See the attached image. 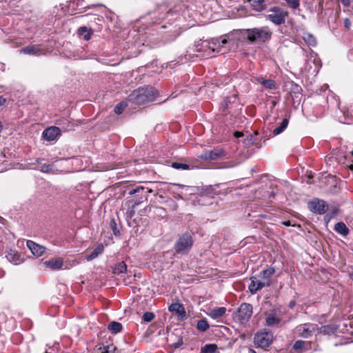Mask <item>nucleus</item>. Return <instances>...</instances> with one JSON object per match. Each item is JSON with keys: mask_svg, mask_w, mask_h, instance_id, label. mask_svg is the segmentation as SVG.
I'll use <instances>...</instances> for the list:
<instances>
[{"mask_svg": "<svg viewBox=\"0 0 353 353\" xmlns=\"http://www.w3.org/2000/svg\"><path fill=\"white\" fill-rule=\"evenodd\" d=\"M248 141H249V143H252L253 142L252 137L250 136V137L249 139L248 138Z\"/></svg>", "mask_w": 353, "mask_h": 353, "instance_id": "49", "label": "nucleus"}, {"mask_svg": "<svg viewBox=\"0 0 353 353\" xmlns=\"http://www.w3.org/2000/svg\"><path fill=\"white\" fill-rule=\"evenodd\" d=\"M296 93H297L296 92H293V93H292V92H290V95H291V97H294V96H293V94L295 95Z\"/></svg>", "mask_w": 353, "mask_h": 353, "instance_id": "55", "label": "nucleus"}, {"mask_svg": "<svg viewBox=\"0 0 353 353\" xmlns=\"http://www.w3.org/2000/svg\"><path fill=\"white\" fill-rule=\"evenodd\" d=\"M157 91V90H134L131 97H134V101L137 104L143 103L145 101H153L155 97L154 96H149L150 92ZM154 94L153 93L152 95Z\"/></svg>", "mask_w": 353, "mask_h": 353, "instance_id": "7", "label": "nucleus"}, {"mask_svg": "<svg viewBox=\"0 0 353 353\" xmlns=\"http://www.w3.org/2000/svg\"><path fill=\"white\" fill-rule=\"evenodd\" d=\"M154 318V314L152 312H145L142 316V319L145 322H150Z\"/></svg>", "mask_w": 353, "mask_h": 353, "instance_id": "37", "label": "nucleus"}, {"mask_svg": "<svg viewBox=\"0 0 353 353\" xmlns=\"http://www.w3.org/2000/svg\"><path fill=\"white\" fill-rule=\"evenodd\" d=\"M139 89H141V88H145L144 87H139L138 88ZM146 88H148V87Z\"/></svg>", "mask_w": 353, "mask_h": 353, "instance_id": "59", "label": "nucleus"}, {"mask_svg": "<svg viewBox=\"0 0 353 353\" xmlns=\"http://www.w3.org/2000/svg\"><path fill=\"white\" fill-rule=\"evenodd\" d=\"M44 264L52 270H57L62 268L63 261L61 258L52 259L46 261Z\"/></svg>", "mask_w": 353, "mask_h": 353, "instance_id": "19", "label": "nucleus"}, {"mask_svg": "<svg viewBox=\"0 0 353 353\" xmlns=\"http://www.w3.org/2000/svg\"><path fill=\"white\" fill-rule=\"evenodd\" d=\"M293 305H294V303H290V307H292Z\"/></svg>", "mask_w": 353, "mask_h": 353, "instance_id": "58", "label": "nucleus"}, {"mask_svg": "<svg viewBox=\"0 0 353 353\" xmlns=\"http://www.w3.org/2000/svg\"><path fill=\"white\" fill-rule=\"evenodd\" d=\"M98 353H102V352H98Z\"/></svg>", "mask_w": 353, "mask_h": 353, "instance_id": "63", "label": "nucleus"}, {"mask_svg": "<svg viewBox=\"0 0 353 353\" xmlns=\"http://www.w3.org/2000/svg\"><path fill=\"white\" fill-rule=\"evenodd\" d=\"M168 65L171 66V65H172V64H171V63L168 64V65H167V66H166V68H168Z\"/></svg>", "mask_w": 353, "mask_h": 353, "instance_id": "60", "label": "nucleus"}, {"mask_svg": "<svg viewBox=\"0 0 353 353\" xmlns=\"http://www.w3.org/2000/svg\"><path fill=\"white\" fill-rule=\"evenodd\" d=\"M0 65H1L0 70L1 71H3V72H5V70H6L5 64L4 63H1Z\"/></svg>", "mask_w": 353, "mask_h": 353, "instance_id": "48", "label": "nucleus"}, {"mask_svg": "<svg viewBox=\"0 0 353 353\" xmlns=\"http://www.w3.org/2000/svg\"><path fill=\"white\" fill-rule=\"evenodd\" d=\"M341 2L345 7H349L351 4V0H341Z\"/></svg>", "mask_w": 353, "mask_h": 353, "instance_id": "45", "label": "nucleus"}, {"mask_svg": "<svg viewBox=\"0 0 353 353\" xmlns=\"http://www.w3.org/2000/svg\"><path fill=\"white\" fill-rule=\"evenodd\" d=\"M138 203H134L133 205H132V208H134Z\"/></svg>", "mask_w": 353, "mask_h": 353, "instance_id": "57", "label": "nucleus"}, {"mask_svg": "<svg viewBox=\"0 0 353 353\" xmlns=\"http://www.w3.org/2000/svg\"><path fill=\"white\" fill-rule=\"evenodd\" d=\"M27 246L36 256H41L46 251V248L32 241H27Z\"/></svg>", "mask_w": 353, "mask_h": 353, "instance_id": "15", "label": "nucleus"}, {"mask_svg": "<svg viewBox=\"0 0 353 353\" xmlns=\"http://www.w3.org/2000/svg\"><path fill=\"white\" fill-rule=\"evenodd\" d=\"M7 260L14 265H19L23 262V258L20 254L12 250H10L6 256Z\"/></svg>", "mask_w": 353, "mask_h": 353, "instance_id": "17", "label": "nucleus"}, {"mask_svg": "<svg viewBox=\"0 0 353 353\" xmlns=\"http://www.w3.org/2000/svg\"><path fill=\"white\" fill-rule=\"evenodd\" d=\"M283 224H285V225H290V223L289 222H283Z\"/></svg>", "mask_w": 353, "mask_h": 353, "instance_id": "56", "label": "nucleus"}, {"mask_svg": "<svg viewBox=\"0 0 353 353\" xmlns=\"http://www.w3.org/2000/svg\"><path fill=\"white\" fill-rule=\"evenodd\" d=\"M241 35L251 43H263L271 39L272 32L268 27L241 30Z\"/></svg>", "mask_w": 353, "mask_h": 353, "instance_id": "1", "label": "nucleus"}, {"mask_svg": "<svg viewBox=\"0 0 353 353\" xmlns=\"http://www.w3.org/2000/svg\"><path fill=\"white\" fill-rule=\"evenodd\" d=\"M334 230L339 234L345 236L349 234V229L343 222H338L334 225Z\"/></svg>", "mask_w": 353, "mask_h": 353, "instance_id": "21", "label": "nucleus"}, {"mask_svg": "<svg viewBox=\"0 0 353 353\" xmlns=\"http://www.w3.org/2000/svg\"><path fill=\"white\" fill-rule=\"evenodd\" d=\"M348 168H349V169H350V170L353 171V163H352V164H351V165H350L348 166Z\"/></svg>", "mask_w": 353, "mask_h": 353, "instance_id": "50", "label": "nucleus"}, {"mask_svg": "<svg viewBox=\"0 0 353 353\" xmlns=\"http://www.w3.org/2000/svg\"><path fill=\"white\" fill-rule=\"evenodd\" d=\"M60 129L58 127L52 126L46 129L42 136L47 141H54L60 134Z\"/></svg>", "mask_w": 353, "mask_h": 353, "instance_id": "12", "label": "nucleus"}, {"mask_svg": "<svg viewBox=\"0 0 353 353\" xmlns=\"http://www.w3.org/2000/svg\"><path fill=\"white\" fill-rule=\"evenodd\" d=\"M351 26H352L351 21L348 18L345 19V20H344V26L347 29H349L351 27Z\"/></svg>", "mask_w": 353, "mask_h": 353, "instance_id": "43", "label": "nucleus"}, {"mask_svg": "<svg viewBox=\"0 0 353 353\" xmlns=\"http://www.w3.org/2000/svg\"><path fill=\"white\" fill-rule=\"evenodd\" d=\"M24 54H34L37 52V49L34 46H28L21 50Z\"/></svg>", "mask_w": 353, "mask_h": 353, "instance_id": "34", "label": "nucleus"}, {"mask_svg": "<svg viewBox=\"0 0 353 353\" xmlns=\"http://www.w3.org/2000/svg\"><path fill=\"white\" fill-rule=\"evenodd\" d=\"M126 270H127V265L123 261H122V262H120L114 268L113 272L114 274H119L125 272Z\"/></svg>", "mask_w": 353, "mask_h": 353, "instance_id": "29", "label": "nucleus"}, {"mask_svg": "<svg viewBox=\"0 0 353 353\" xmlns=\"http://www.w3.org/2000/svg\"><path fill=\"white\" fill-rule=\"evenodd\" d=\"M254 81L257 84L262 85L264 88H274L275 82L272 79H265L263 77L255 78Z\"/></svg>", "mask_w": 353, "mask_h": 353, "instance_id": "20", "label": "nucleus"}, {"mask_svg": "<svg viewBox=\"0 0 353 353\" xmlns=\"http://www.w3.org/2000/svg\"><path fill=\"white\" fill-rule=\"evenodd\" d=\"M103 251V245L102 244H99L97 246V248L92 251V252L86 256V260L88 261H92L94 259L97 258L99 254H101Z\"/></svg>", "mask_w": 353, "mask_h": 353, "instance_id": "22", "label": "nucleus"}, {"mask_svg": "<svg viewBox=\"0 0 353 353\" xmlns=\"http://www.w3.org/2000/svg\"><path fill=\"white\" fill-rule=\"evenodd\" d=\"M36 161L37 163H40L41 162V159L38 158Z\"/></svg>", "mask_w": 353, "mask_h": 353, "instance_id": "54", "label": "nucleus"}, {"mask_svg": "<svg viewBox=\"0 0 353 353\" xmlns=\"http://www.w3.org/2000/svg\"><path fill=\"white\" fill-rule=\"evenodd\" d=\"M225 151L221 148H216L202 152L199 157L205 161H213L224 157Z\"/></svg>", "mask_w": 353, "mask_h": 353, "instance_id": "9", "label": "nucleus"}, {"mask_svg": "<svg viewBox=\"0 0 353 353\" xmlns=\"http://www.w3.org/2000/svg\"><path fill=\"white\" fill-rule=\"evenodd\" d=\"M3 130V125L2 123L0 121V132Z\"/></svg>", "mask_w": 353, "mask_h": 353, "instance_id": "52", "label": "nucleus"}, {"mask_svg": "<svg viewBox=\"0 0 353 353\" xmlns=\"http://www.w3.org/2000/svg\"><path fill=\"white\" fill-rule=\"evenodd\" d=\"M288 6L292 9H296L299 7V0H285Z\"/></svg>", "mask_w": 353, "mask_h": 353, "instance_id": "36", "label": "nucleus"}, {"mask_svg": "<svg viewBox=\"0 0 353 353\" xmlns=\"http://www.w3.org/2000/svg\"><path fill=\"white\" fill-rule=\"evenodd\" d=\"M317 325L313 323H303L297 325L294 329V333L299 337L309 338L315 332Z\"/></svg>", "mask_w": 353, "mask_h": 353, "instance_id": "8", "label": "nucleus"}, {"mask_svg": "<svg viewBox=\"0 0 353 353\" xmlns=\"http://www.w3.org/2000/svg\"><path fill=\"white\" fill-rule=\"evenodd\" d=\"M209 327V324L205 319L199 320L196 324V329L201 332H205Z\"/></svg>", "mask_w": 353, "mask_h": 353, "instance_id": "30", "label": "nucleus"}, {"mask_svg": "<svg viewBox=\"0 0 353 353\" xmlns=\"http://www.w3.org/2000/svg\"><path fill=\"white\" fill-rule=\"evenodd\" d=\"M226 308L225 307H219L212 308L207 312V315L213 319H217L223 316L226 313Z\"/></svg>", "mask_w": 353, "mask_h": 353, "instance_id": "16", "label": "nucleus"}, {"mask_svg": "<svg viewBox=\"0 0 353 353\" xmlns=\"http://www.w3.org/2000/svg\"><path fill=\"white\" fill-rule=\"evenodd\" d=\"M276 270L273 267H269L265 270H263L261 273V278L264 281L270 280V278L275 273Z\"/></svg>", "mask_w": 353, "mask_h": 353, "instance_id": "26", "label": "nucleus"}, {"mask_svg": "<svg viewBox=\"0 0 353 353\" xmlns=\"http://www.w3.org/2000/svg\"><path fill=\"white\" fill-rule=\"evenodd\" d=\"M217 350V346L215 344H207L201 350L203 353H214Z\"/></svg>", "mask_w": 353, "mask_h": 353, "instance_id": "31", "label": "nucleus"}, {"mask_svg": "<svg viewBox=\"0 0 353 353\" xmlns=\"http://www.w3.org/2000/svg\"><path fill=\"white\" fill-rule=\"evenodd\" d=\"M265 0H253V3L256 4V6L261 8L263 5Z\"/></svg>", "mask_w": 353, "mask_h": 353, "instance_id": "44", "label": "nucleus"}, {"mask_svg": "<svg viewBox=\"0 0 353 353\" xmlns=\"http://www.w3.org/2000/svg\"><path fill=\"white\" fill-rule=\"evenodd\" d=\"M252 314V306L250 303H242L234 314V319L236 322L243 325L248 323Z\"/></svg>", "mask_w": 353, "mask_h": 353, "instance_id": "2", "label": "nucleus"}, {"mask_svg": "<svg viewBox=\"0 0 353 353\" xmlns=\"http://www.w3.org/2000/svg\"><path fill=\"white\" fill-rule=\"evenodd\" d=\"M351 154L353 156V150L351 151Z\"/></svg>", "mask_w": 353, "mask_h": 353, "instance_id": "61", "label": "nucleus"}, {"mask_svg": "<svg viewBox=\"0 0 353 353\" xmlns=\"http://www.w3.org/2000/svg\"><path fill=\"white\" fill-rule=\"evenodd\" d=\"M172 167L175 169H182V170H188L190 169V165L185 163L174 162L172 163Z\"/></svg>", "mask_w": 353, "mask_h": 353, "instance_id": "35", "label": "nucleus"}, {"mask_svg": "<svg viewBox=\"0 0 353 353\" xmlns=\"http://www.w3.org/2000/svg\"><path fill=\"white\" fill-rule=\"evenodd\" d=\"M249 353H256V352L253 349H250Z\"/></svg>", "mask_w": 353, "mask_h": 353, "instance_id": "53", "label": "nucleus"}, {"mask_svg": "<svg viewBox=\"0 0 353 353\" xmlns=\"http://www.w3.org/2000/svg\"><path fill=\"white\" fill-rule=\"evenodd\" d=\"M126 107L127 103L125 101H122L115 106L114 112L117 114H120L124 111Z\"/></svg>", "mask_w": 353, "mask_h": 353, "instance_id": "32", "label": "nucleus"}, {"mask_svg": "<svg viewBox=\"0 0 353 353\" xmlns=\"http://www.w3.org/2000/svg\"><path fill=\"white\" fill-rule=\"evenodd\" d=\"M271 285V281H259L256 276H252L250 278V283L248 286L249 290L252 294H254L258 290L263 288L264 287H268Z\"/></svg>", "mask_w": 353, "mask_h": 353, "instance_id": "11", "label": "nucleus"}, {"mask_svg": "<svg viewBox=\"0 0 353 353\" xmlns=\"http://www.w3.org/2000/svg\"><path fill=\"white\" fill-rule=\"evenodd\" d=\"M319 62L320 60L317 57L314 58L312 61L311 59L307 60L305 65V70H307V68H309V72H310L312 75L315 77L318 74L321 67V65H319Z\"/></svg>", "mask_w": 353, "mask_h": 353, "instance_id": "14", "label": "nucleus"}, {"mask_svg": "<svg viewBox=\"0 0 353 353\" xmlns=\"http://www.w3.org/2000/svg\"><path fill=\"white\" fill-rule=\"evenodd\" d=\"M303 39L311 47L316 46V38L310 33H305L303 36Z\"/></svg>", "mask_w": 353, "mask_h": 353, "instance_id": "28", "label": "nucleus"}, {"mask_svg": "<svg viewBox=\"0 0 353 353\" xmlns=\"http://www.w3.org/2000/svg\"><path fill=\"white\" fill-rule=\"evenodd\" d=\"M144 190V188L142 187V186H138L136 188H133V189H131L130 191H129V194L130 195H133V194H135L137 193H139V192L141 191H143Z\"/></svg>", "mask_w": 353, "mask_h": 353, "instance_id": "39", "label": "nucleus"}, {"mask_svg": "<svg viewBox=\"0 0 353 353\" xmlns=\"http://www.w3.org/2000/svg\"><path fill=\"white\" fill-rule=\"evenodd\" d=\"M213 85H214V86L219 87V86H220L221 84H219L218 82H216V83H213Z\"/></svg>", "mask_w": 353, "mask_h": 353, "instance_id": "51", "label": "nucleus"}, {"mask_svg": "<svg viewBox=\"0 0 353 353\" xmlns=\"http://www.w3.org/2000/svg\"><path fill=\"white\" fill-rule=\"evenodd\" d=\"M183 345V339L180 338L176 343H174L172 344L173 347L174 348H179Z\"/></svg>", "mask_w": 353, "mask_h": 353, "instance_id": "42", "label": "nucleus"}, {"mask_svg": "<svg viewBox=\"0 0 353 353\" xmlns=\"http://www.w3.org/2000/svg\"><path fill=\"white\" fill-rule=\"evenodd\" d=\"M78 34L85 40L88 41L90 39L92 32L91 30L88 29L87 27L82 26L79 28Z\"/></svg>", "mask_w": 353, "mask_h": 353, "instance_id": "24", "label": "nucleus"}, {"mask_svg": "<svg viewBox=\"0 0 353 353\" xmlns=\"http://www.w3.org/2000/svg\"><path fill=\"white\" fill-rule=\"evenodd\" d=\"M305 341L298 340L295 341L294 343L293 344V348L296 350H302L305 346Z\"/></svg>", "mask_w": 353, "mask_h": 353, "instance_id": "38", "label": "nucleus"}, {"mask_svg": "<svg viewBox=\"0 0 353 353\" xmlns=\"http://www.w3.org/2000/svg\"><path fill=\"white\" fill-rule=\"evenodd\" d=\"M193 245L192 236L188 233L183 234L174 245L177 253L185 254L189 251Z\"/></svg>", "mask_w": 353, "mask_h": 353, "instance_id": "5", "label": "nucleus"}, {"mask_svg": "<svg viewBox=\"0 0 353 353\" xmlns=\"http://www.w3.org/2000/svg\"><path fill=\"white\" fill-rule=\"evenodd\" d=\"M181 188V189H184V188H185L187 190H188V189H190V188H189V187H187V186H185V185H184L179 184V183H172V184H171V188Z\"/></svg>", "mask_w": 353, "mask_h": 353, "instance_id": "41", "label": "nucleus"}, {"mask_svg": "<svg viewBox=\"0 0 353 353\" xmlns=\"http://www.w3.org/2000/svg\"><path fill=\"white\" fill-rule=\"evenodd\" d=\"M265 325L268 327H272L274 325H276L280 323L281 321V318L274 311H271L270 312H265Z\"/></svg>", "mask_w": 353, "mask_h": 353, "instance_id": "13", "label": "nucleus"}, {"mask_svg": "<svg viewBox=\"0 0 353 353\" xmlns=\"http://www.w3.org/2000/svg\"><path fill=\"white\" fill-rule=\"evenodd\" d=\"M288 125V119H283V121L280 123L279 126L276 128L275 129H274V130L272 131L273 135L276 136V135L281 134V132H283L287 128Z\"/></svg>", "mask_w": 353, "mask_h": 353, "instance_id": "25", "label": "nucleus"}, {"mask_svg": "<svg viewBox=\"0 0 353 353\" xmlns=\"http://www.w3.org/2000/svg\"><path fill=\"white\" fill-rule=\"evenodd\" d=\"M99 351L102 353H120L119 350L114 345L100 347Z\"/></svg>", "mask_w": 353, "mask_h": 353, "instance_id": "27", "label": "nucleus"}, {"mask_svg": "<svg viewBox=\"0 0 353 353\" xmlns=\"http://www.w3.org/2000/svg\"><path fill=\"white\" fill-rule=\"evenodd\" d=\"M40 171L43 173H54V169L52 165L43 164L40 169Z\"/></svg>", "mask_w": 353, "mask_h": 353, "instance_id": "33", "label": "nucleus"}, {"mask_svg": "<svg viewBox=\"0 0 353 353\" xmlns=\"http://www.w3.org/2000/svg\"><path fill=\"white\" fill-rule=\"evenodd\" d=\"M273 341V334L270 332H260L255 334L254 343L258 347H269Z\"/></svg>", "mask_w": 353, "mask_h": 353, "instance_id": "6", "label": "nucleus"}, {"mask_svg": "<svg viewBox=\"0 0 353 353\" xmlns=\"http://www.w3.org/2000/svg\"><path fill=\"white\" fill-rule=\"evenodd\" d=\"M308 208L315 214H323L328 210V205L323 200L314 199L308 203Z\"/></svg>", "mask_w": 353, "mask_h": 353, "instance_id": "10", "label": "nucleus"}, {"mask_svg": "<svg viewBox=\"0 0 353 353\" xmlns=\"http://www.w3.org/2000/svg\"><path fill=\"white\" fill-rule=\"evenodd\" d=\"M113 231H114V234H116L117 233H116V232H115V230H114V229H113Z\"/></svg>", "mask_w": 353, "mask_h": 353, "instance_id": "62", "label": "nucleus"}, {"mask_svg": "<svg viewBox=\"0 0 353 353\" xmlns=\"http://www.w3.org/2000/svg\"><path fill=\"white\" fill-rule=\"evenodd\" d=\"M174 194V197L176 199H182L183 197L181 196L182 192L181 191H177L175 190H172Z\"/></svg>", "mask_w": 353, "mask_h": 353, "instance_id": "40", "label": "nucleus"}, {"mask_svg": "<svg viewBox=\"0 0 353 353\" xmlns=\"http://www.w3.org/2000/svg\"><path fill=\"white\" fill-rule=\"evenodd\" d=\"M108 330L112 334H117L122 330V325L116 321H112L108 326Z\"/></svg>", "mask_w": 353, "mask_h": 353, "instance_id": "23", "label": "nucleus"}, {"mask_svg": "<svg viewBox=\"0 0 353 353\" xmlns=\"http://www.w3.org/2000/svg\"><path fill=\"white\" fill-rule=\"evenodd\" d=\"M6 102V99L3 98V97H0V106L1 105H3Z\"/></svg>", "mask_w": 353, "mask_h": 353, "instance_id": "47", "label": "nucleus"}, {"mask_svg": "<svg viewBox=\"0 0 353 353\" xmlns=\"http://www.w3.org/2000/svg\"><path fill=\"white\" fill-rule=\"evenodd\" d=\"M234 137H236V138H239V137H241L243 136V134L242 132H239V131H236L234 132Z\"/></svg>", "mask_w": 353, "mask_h": 353, "instance_id": "46", "label": "nucleus"}, {"mask_svg": "<svg viewBox=\"0 0 353 353\" xmlns=\"http://www.w3.org/2000/svg\"><path fill=\"white\" fill-rule=\"evenodd\" d=\"M168 309L170 312H174L178 314L181 319H183L186 315L184 307L180 303H172L169 306Z\"/></svg>", "mask_w": 353, "mask_h": 353, "instance_id": "18", "label": "nucleus"}, {"mask_svg": "<svg viewBox=\"0 0 353 353\" xmlns=\"http://www.w3.org/2000/svg\"><path fill=\"white\" fill-rule=\"evenodd\" d=\"M270 13L266 18L276 26L283 24L285 21V17L288 16V12L283 10L278 6L272 7L269 10Z\"/></svg>", "mask_w": 353, "mask_h": 353, "instance_id": "4", "label": "nucleus"}, {"mask_svg": "<svg viewBox=\"0 0 353 353\" xmlns=\"http://www.w3.org/2000/svg\"><path fill=\"white\" fill-rule=\"evenodd\" d=\"M228 43L226 38H215L212 39L211 42L203 41L195 45L196 50L202 51L203 48H208L213 52H219L221 48H223Z\"/></svg>", "mask_w": 353, "mask_h": 353, "instance_id": "3", "label": "nucleus"}]
</instances>
